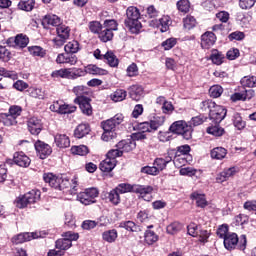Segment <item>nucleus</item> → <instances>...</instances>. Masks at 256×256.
Listing matches in <instances>:
<instances>
[{"label": "nucleus", "instance_id": "nucleus-1", "mask_svg": "<svg viewBox=\"0 0 256 256\" xmlns=\"http://www.w3.org/2000/svg\"><path fill=\"white\" fill-rule=\"evenodd\" d=\"M202 111H208L210 115V119L215 123H221L223 119L227 116V109L223 106L217 105L215 102L211 100H206L201 104Z\"/></svg>", "mask_w": 256, "mask_h": 256}, {"label": "nucleus", "instance_id": "nucleus-2", "mask_svg": "<svg viewBox=\"0 0 256 256\" xmlns=\"http://www.w3.org/2000/svg\"><path fill=\"white\" fill-rule=\"evenodd\" d=\"M127 18L124 21L125 27L129 30L130 33H139L141 31V14L139 13V9L137 7L130 6L126 10Z\"/></svg>", "mask_w": 256, "mask_h": 256}, {"label": "nucleus", "instance_id": "nucleus-3", "mask_svg": "<svg viewBox=\"0 0 256 256\" xmlns=\"http://www.w3.org/2000/svg\"><path fill=\"white\" fill-rule=\"evenodd\" d=\"M169 131L176 135H182L183 139L189 140L192 137L191 126L185 120H178L171 124Z\"/></svg>", "mask_w": 256, "mask_h": 256}, {"label": "nucleus", "instance_id": "nucleus-4", "mask_svg": "<svg viewBox=\"0 0 256 256\" xmlns=\"http://www.w3.org/2000/svg\"><path fill=\"white\" fill-rule=\"evenodd\" d=\"M41 199V191L39 190H32L23 196L19 197L16 201V207L18 209H25L28 205H31V203H37Z\"/></svg>", "mask_w": 256, "mask_h": 256}, {"label": "nucleus", "instance_id": "nucleus-5", "mask_svg": "<svg viewBox=\"0 0 256 256\" xmlns=\"http://www.w3.org/2000/svg\"><path fill=\"white\" fill-rule=\"evenodd\" d=\"M45 183H48L53 189H59L63 191L69 185V180H65L62 177L55 176L53 173H47L43 175Z\"/></svg>", "mask_w": 256, "mask_h": 256}, {"label": "nucleus", "instance_id": "nucleus-6", "mask_svg": "<svg viewBox=\"0 0 256 256\" xmlns=\"http://www.w3.org/2000/svg\"><path fill=\"white\" fill-rule=\"evenodd\" d=\"M97 197H99V190L97 188H87L77 195V199L82 205H92V203L96 202L95 199H97Z\"/></svg>", "mask_w": 256, "mask_h": 256}, {"label": "nucleus", "instance_id": "nucleus-7", "mask_svg": "<svg viewBox=\"0 0 256 256\" xmlns=\"http://www.w3.org/2000/svg\"><path fill=\"white\" fill-rule=\"evenodd\" d=\"M74 103L79 105L83 115H87L88 117H91V115H93V107L91 106V99L85 96H79L75 98Z\"/></svg>", "mask_w": 256, "mask_h": 256}, {"label": "nucleus", "instance_id": "nucleus-8", "mask_svg": "<svg viewBox=\"0 0 256 256\" xmlns=\"http://www.w3.org/2000/svg\"><path fill=\"white\" fill-rule=\"evenodd\" d=\"M122 122H123V115L116 114L114 117L102 123V129L103 131H115V127H117V125H121Z\"/></svg>", "mask_w": 256, "mask_h": 256}, {"label": "nucleus", "instance_id": "nucleus-9", "mask_svg": "<svg viewBox=\"0 0 256 256\" xmlns=\"http://www.w3.org/2000/svg\"><path fill=\"white\" fill-rule=\"evenodd\" d=\"M35 149H36V152L38 153V157H40L41 159H46L47 157H49L51 153H53L51 146H49V144H46L41 140H38L35 143Z\"/></svg>", "mask_w": 256, "mask_h": 256}, {"label": "nucleus", "instance_id": "nucleus-10", "mask_svg": "<svg viewBox=\"0 0 256 256\" xmlns=\"http://www.w3.org/2000/svg\"><path fill=\"white\" fill-rule=\"evenodd\" d=\"M152 27L160 29L161 33L169 31V25H171V18L169 16H163L160 19H153L150 23Z\"/></svg>", "mask_w": 256, "mask_h": 256}, {"label": "nucleus", "instance_id": "nucleus-11", "mask_svg": "<svg viewBox=\"0 0 256 256\" xmlns=\"http://www.w3.org/2000/svg\"><path fill=\"white\" fill-rule=\"evenodd\" d=\"M32 239H39V234H37V232L20 233L12 238V243L19 245L21 243H25L26 241H32Z\"/></svg>", "mask_w": 256, "mask_h": 256}, {"label": "nucleus", "instance_id": "nucleus-12", "mask_svg": "<svg viewBox=\"0 0 256 256\" xmlns=\"http://www.w3.org/2000/svg\"><path fill=\"white\" fill-rule=\"evenodd\" d=\"M134 193H138L139 197L144 199V201H151L153 199V187L151 186H135Z\"/></svg>", "mask_w": 256, "mask_h": 256}, {"label": "nucleus", "instance_id": "nucleus-13", "mask_svg": "<svg viewBox=\"0 0 256 256\" xmlns=\"http://www.w3.org/2000/svg\"><path fill=\"white\" fill-rule=\"evenodd\" d=\"M216 41H217V36H215V33L205 32L201 36V47L203 49H211V47L215 45Z\"/></svg>", "mask_w": 256, "mask_h": 256}, {"label": "nucleus", "instance_id": "nucleus-14", "mask_svg": "<svg viewBox=\"0 0 256 256\" xmlns=\"http://www.w3.org/2000/svg\"><path fill=\"white\" fill-rule=\"evenodd\" d=\"M7 43L10 47H20L21 49L27 47L29 45V38L27 36L20 34L17 35L15 38H9Z\"/></svg>", "mask_w": 256, "mask_h": 256}, {"label": "nucleus", "instance_id": "nucleus-15", "mask_svg": "<svg viewBox=\"0 0 256 256\" xmlns=\"http://www.w3.org/2000/svg\"><path fill=\"white\" fill-rule=\"evenodd\" d=\"M43 129L41 120L37 117H32L28 120V130L32 135H39Z\"/></svg>", "mask_w": 256, "mask_h": 256}, {"label": "nucleus", "instance_id": "nucleus-16", "mask_svg": "<svg viewBox=\"0 0 256 256\" xmlns=\"http://www.w3.org/2000/svg\"><path fill=\"white\" fill-rule=\"evenodd\" d=\"M42 25L47 29L48 27H59L61 25V18L57 15H46L42 20Z\"/></svg>", "mask_w": 256, "mask_h": 256}, {"label": "nucleus", "instance_id": "nucleus-17", "mask_svg": "<svg viewBox=\"0 0 256 256\" xmlns=\"http://www.w3.org/2000/svg\"><path fill=\"white\" fill-rule=\"evenodd\" d=\"M13 159L19 167H29L31 165V159L23 152H16Z\"/></svg>", "mask_w": 256, "mask_h": 256}, {"label": "nucleus", "instance_id": "nucleus-18", "mask_svg": "<svg viewBox=\"0 0 256 256\" xmlns=\"http://www.w3.org/2000/svg\"><path fill=\"white\" fill-rule=\"evenodd\" d=\"M56 63H66L68 65H77V56L67 53L59 54L56 58Z\"/></svg>", "mask_w": 256, "mask_h": 256}, {"label": "nucleus", "instance_id": "nucleus-19", "mask_svg": "<svg viewBox=\"0 0 256 256\" xmlns=\"http://www.w3.org/2000/svg\"><path fill=\"white\" fill-rule=\"evenodd\" d=\"M117 149L122 151L123 153H129L130 151H133L135 147H137V144L133 140H122L116 145Z\"/></svg>", "mask_w": 256, "mask_h": 256}, {"label": "nucleus", "instance_id": "nucleus-20", "mask_svg": "<svg viewBox=\"0 0 256 256\" xmlns=\"http://www.w3.org/2000/svg\"><path fill=\"white\" fill-rule=\"evenodd\" d=\"M239 243V237L235 233L228 234L224 239V247L228 250L235 249Z\"/></svg>", "mask_w": 256, "mask_h": 256}, {"label": "nucleus", "instance_id": "nucleus-21", "mask_svg": "<svg viewBox=\"0 0 256 256\" xmlns=\"http://www.w3.org/2000/svg\"><path fill=\"white\" fill-rule=\"evenodd\" d=\"M116 165H117V160L106 158L100 163L99 169L100 171H103V173H110L112 169H115Z\"/></svg>", "mask_w": 256, "mask_h": 256}, {"label": "nucleus", "instance_id": "nucleus-22", "mask_svg": "<svg viewBox=\"0 0 256 256\" xmlns=\"http://www.w3.org/2000/svg\"><path fill=\"white\" fill-rule=\"evenodd\" d=\"M235 173H237V169L235 167L225 169L216 177V181L217 183H224V181H227L229 177H233Z\"/></svg>", "mask_w": 256, "mask_h": 256}, {"label": "nucleus", "instance_id": "nucleus-23", "mask_svg": "<svg viewBox=\"0 0 256 256\" xmlns=\"http://www.w3.org/2000/svg\"><path fill=\"white\" fill-rule=\"evenodd\" d=\"M129 95L133 101H140L143 97V87L139 85H133L129 88Z\"/></svg>", "mask_w": 256, "mask_h": 256}, {"label": "nucleus", "instance_id": "nucleus-24", "mask_svg": "<svg viewBox=\"0 0 256 256\" xmlns=\"http://www.w3.org/2000/svg\"><path fill=\"white\" fill-rule=\"evenodd\" d=\"M55 143L57 147H60V149H65L71 145V141L69 140V137L65 134H57L55 136Z\"/></svg>", "mask_w": 256, "mask_h": 256}, {"label": "nucleus", "instance_id": "nucleus-25", "mask_svg": "<svg viewBox=\"0 0 256 256\" xmlns=\"http://www.w3.org/2000/svg\"><path fill=\"white\" fill-rule=\"evenodd\" d=\"M192 201H196L197 207H201L202 209L207 207V198H205L204 194H200L197 192H194L191 194Z\"/></svg>", "mask_w": 256, "mask_h": 256}, {"label": "nucleus", "instance_id": "nucleus-26", "mask_svg": "<svg viewBox=\"0 0 256 256\" xmlns=\"http://www.w3.org/2000/svg\"><path fill=\"white\" fill-rule=\"evenodd\" d=\"M28 93L30 97H33L34 99L43 100L47 97V93H45V90L42 88L31 87L28 89Z\"/></svg>", "mask_w": 256, "mask_h": 256}, {"label": "nucleus", "instance_id": "nucleus-27", "mask_svg": "<svg viewBox=\"0 0 256 256\" xmlns=\"http://www.w3.org/2000/svg\"><path fill=\"white\" fill-rule=\"evenodd\" d=\"M89 131L90 129L88 124H79L74 131V135L77 139H83L85 135H89Z\"/></svg>", "mask_w": 256, "mask_h": 256}, {"label": "nucleus", "instance_id": "nucleus-28", "mask_svg": "<svg viewBox=\"0 0 256 256\" xmlns=\"http://www.w3.org/2000/svg\"><path fill=\"white\" fill-rule=\"evenodd\" d=\"M56 33L60 39H69V36L71 35V29L63 24H60L56 28Z\"/></svg>", "mask_w": 256, "mask_h": 256}, {"label": "nucleus", "instance_id": "nucleus-29", "mask_svg": "<svg viewBox=\"0 0 256 256\" xmlns=\"http://www.w3.org/2000/svg\"><path fill=\"white\" fill-rule=\"evenodd\" d=\"M0 119L6 127H11V125H17V118H15V116H12L10 113L0 114Z\"/></svg>", "mask_w": 256, "mask_h": 256}, {"label": "nucleus", "instance_id": "nucleus-30", "mask_svg": "<svg viewBox=\"0 0 256 256\" xmlns=\"http://www.w3.org/2000/svg\"><path fill=\"white\" fill-rule=\"evenodd\" d=\"M211 157L212 159H225L227 157V149L223 147H216L211 151Z\"/></svg>", "mask_w": 256, "mask_h": 256}, {"label": "nucleus", "instance_id": "nucleus-31", "mask_svg": "<svg viewBox=\"0 0 256 256\" xmlns=\"http://www.w3.org/2000/svg\"><path fill=\"white\" fill-rule=\"evenodd\" d=\"M127 97V91L123 89H118L110 95V98L114 103H119V101H125Z\"/></svg>", "mask_w": 256, "mask_h": 256}, {"label": "nucleus", "instance_id": "nucleus-32", "mask_svg": "<svg viewBox=\"0 0 256 256\" xmlns=\"http://www.w3.org/2000/svg\"><path fill=\"white\" fill-rule=\"evenodd\" d=\"M103 59H106L110 67H117L119 65V59H117V56L111 51L106 52V54L103 55Z\"/></svg>", "mask_w": 256, "mask_h": 256}, {"label": "nucleus", "instance_id": "nucleus-33", "mask_svg": "<svg viewBox=\"0 0 256 256\" xmlns=\"http://www.w3.org/2000/svg\"><path fill=\"white\" fill-rule=\"evenodd\" d=\"M206 131L209 135H213L214 137H221L225 133V129L220 127L219 123H216L214 126H209Z\"/></svg>", "mask_w": 256, "mask_h": 256}, {"label": "nucleus", "instance_id": "nucleus-34", "mask_svg": "<svg viewBox=\"0 0 256 256\" xmlns=\"http://www.w3.org/2000/svg\"><path fill=\"white\" fill-rule=\"evenodd\" d=\"M119 227L122 229H126V231H131L132 233H137V231H141V228L135 224L133 221H124L121 222Z\"/></svg>", "mask_w": 256, "mask_h": 256}, {"label": "nucleus", "instance_id": "nucleus-35", "mask_svg": "<svg viewBox=\"0 0 256 256\" xmlns=\"http://www.w3.org/2000/svg\"><path fill=\"white\" fill-rule=\"evenodd\" d=\"M210 59L214 65H221L223 63V59H225V56L218 50H212Z\"/></svg>", "mask_w": 256, "mask_h": 256}, {"label": "nucleus", "instance_id": "nucleus-36", "mask_svg": "<svg viewBox=\"0 0 256 256\" xmlns=\"http://www.w3.org/2000/svg\"><path fill=\"white\" fill-rule=\"evenodd\" d=\"M107 199L112 203V205H119L121 203V196H119V192L116 188L108 192Z\"/></svg>", "mask_w": 256, "mask_h": 256}, {"label": "nucleus", "instance_id": "nucleus-37", "mask_svg": "<svg viewBox=\"0 0 256 256\" xmlns=\"http://www.w3.org/2000/svg\"><path fill=\"white\" fill-rule=\"evenodd\" d=\"M144 241L147 245H153V243H157V241H159V236H157L155 232L148 230L145 232Z\"/></svg>", "mask_w": 256, "mask_h": 256}, {"label": "nucleus", "instance_id": "nucleus-38", "mask_svg": "<svg viewBox=\"0 0 256 256\" xmlns=\"http://www.w3.org/2000/svg\"><path fill=\"white\" fill-rule=\"evenodd\" d=\"M64 51H66V53H70L71 55L77 53L79 51V42L76 40L68 42L64 47Z\"/></svg>", "mask_w": 256, "mask_h": 256}, {"label": "nucleus", "instance_id": "nucleus-39", "mask_svg": "<svg viewBox=\"0 0 256 256\" xmlns=\"http://www.w3.org/2000/svg\"><path fill=\"white\" fill-rule=\"evenodd\" d=\"M73 243L71 240H66V238L59 239L56 241V249H60L62 251H67V249H71Z\"/></svg>", "mask_w": 256, "mask_h": 256}, {"label": "nucleus", "instance_id": "nucleus-40", "mask_svg": "<svg viewBox=\"0 0 256 256\" xmlns=\"http://www.w3.org/2000/svg\"><path fill=\"white\" fill-rule=\"evenodd\" d=\"M164 123H165V116L154 117V119L150 121L152 131H157L159 127L164 125Z\"/></svg>", "mask_w": 256, "mask_h": 256}, {"label": "nucleus", "instance_id": "nucleus-41", "mask_svg": "<svg viewBox=\"0 0 256 256\" xmlns=\"http://www.w3.org/2000/svg\"><path fill=\"white\" fill-rule=\"evenodd\" d=\"M86 71L90 75H107V70L101 69L95 65H88Z\"/></svg>", "mask_w": 256, "mask_h": 256}, {"label": "nucleus", "instance_id": "nucleus-42", "mask_svg": "<svg viewBox=\"0 0 256 256\" xmlns=\"http://www.w3.org/2000/svg\"><path fill=\"white\" fill-rule=\"evenodd\" d=\"M34 7L35 0L21 1L18 4V8L21 9V11H33Z\"/></svg>", "mask_w": 256, "mask_h": 256}, {"label": "nucleus", "instance_id": "nucleus-43", "mask_svg": "<svg viewBox=\"0 0 256 256\" xmlns=\"http://www.w3.org/2000/svg\"><path fill=\"white\" fill-rule=\"evenodd\" d=\"M104 241L107 243H113L117 239V230H108L102 234Z\"/></svg>", "mask_w": 256, "mask_h": 256}, {"label": "nucleus", "instance_id": "nucleus-44", "mask_svg": "<svg viewBox=\"0 0 256 256\" xmlns=\"http://www.w3.org/2000/svg\"><path fill=\"white\" fill-rule=\"evenodd\" d=\"M77 111V106L69 105V104H60V115H67L71 113H75Z\"/></svg>", "mask_w": 256, "mask_h": 256}, {"label": "nucleus", "instance_id": "nucleus-45", "mask_svg": "<svg viewBox=\"0 0 256 256\" xmlns=\"http://www.w3.org/2000/svg\"><path fill=\"white\" fill-rule=\"evenodd\" d=\"M99 39L103 41V43H107V41L113 39V32L102 27V30H100L99 33Z\"/></svg>", "mask_w": 256, "mask_h": 256}, {"label": "nucleus", "instance_id": "nucleus-46", "mask_svg": "<svg viewBox=\"0 0 256 256\" xmlns=\"http://www.w3.org/2000/svg\"><path fill=\"white\" fill-rule=\"evenodd\" d=\"M71 153L73 155H87L89 153V148L85 145H80V146H72L71 147Z\"/></svg>", "mask_w": 256, "mask_h": 256}, {"label": "nucleus", "instance_id": "nucleus-47", "mask_svg": "<svg viewBox=\"0 0 256 256\" xmlns=\"http://www.w3.org/2000/svg\"><path fill=\"white\" fill-rule=\"evenodd\" d=\"M197 25V20H195V17L193 16H187L183 19V27L184 29H187L188 31L193 29Z\"/></svg>", "mask_w": 256, "mask_h": 256}, {"label": "nucleus", "instance_id": "nucleus-48", "mask_svg": "<svg viewBox=\"0 0 256 256\" xmlns=\"http://www.w3.org/2000/svg\"><path fill=\"white\" fill-rule=\"evenodd\" d=\"M0 60L5 63L11 61V51L5 46L0 45Z\"/></svg>", "mask_w": 256, "mask_h": 256}, {"label": "nucleus", "instance_id": "nucleus-49", "mask_svg": "<svg viewBox=\"0 0 256 256\" xmlns=\"http://www.w3.org/2000/svg\"><path fill=\"white\" fill-rule=\"evenodd\" d=\"M209 93L211 97L217 99V97H221V95H223V87H221V85H214L210 87Z\"/></svg>", "mask_w": 256, "mask_h": 256}, {"label": "nucleus", "instance_id": "nucleus-50", "mask_svg": "<svg viewBox=\"0 0 256 256\" xmlns=\"http://www.w3.org/2000/svg\"><path fill=\"white\" fill-rule=\"evenodd\" d=\"M173 163L175 167H177L178 169H181V167L185 166V164L187 163V156H184V155L179 156L175 154Z\"/></svg>", "mask_w": 256, "mask_h": 256}, {"label": "nucleus", "instance_id": "nucleus-51", "mask_svg": "<svg viewBox=\"0 0 256 256\" xmlns=\"http://www.w3.org/2000/svg\"><path fill=\"white\" fill-rule=\"evenodd\" d=\"M190 8H191V4L189 3V0H179L177 2V9L181 13H188Z\"/></svg>", "mask_w": 256, "mask_h": 256}, {"label": "nucleus", "instance_id": "nucleus-52", "mask_svg": "<svg viewBox=\"0 0 256 256\" xmlns=\"http://www.w3.org/2000/svg\"><path fill=\"white\" fill-rule=\"evenodd\" d=\"M181 229L182 226L179 222H173L172 224L167 226L166 231L167 233H169V235H175V233H179Z\"/></svg>", "mask_w": 256, "mask_h": 256}, {"label": "nucleus", "instance_id": "nucleus-53", "mask_svg": "<svg viewBox=\"0 0 256 256\" xmlns=\"http://www.w3.org/2000/svg\"><path fill=\"white\" fill-rule=\"evenodd\" d=\"M241 83L244 87H256V77L245 76L244 78H242Z\"/></svg>", "mask_w": 256, "mask_h": 256}, {"label": "nucleus", "instance_id": "nucleus-54", "mask_svg": "<svg viewBox=\"0 0 256 256\" xmlns=\"http://www.w3.org/2000/svg\"><path fill=\"white\" fill-rule=\"evenodd\" d=\"M113 139H117V132L115 130H104L102 134L103 141H113Z\"/></svg>", "mask_w": 256, "mask_h": 256}, {"label": "nucleus", "instance_id": "nucleus-55", "mask_svg": "<svg viewBox=\"0 0 256 256\" xmlns=\"http://www.w3.org/2000/svg\"><path fill=\"white\" fill-rule=\"evenodd\" d=\"M234 126L237 127L239 131L241 129H245V121H243V118H241V115L239 113H234Z\"/></svg>", "mask_w": 256, "mask_h": 256}, {"label": "nucleus", "instance_id": "nucleus-56", "mask_svg": "<svg viewBox=\"0 0 256 256\" xmlns=\"http://www.w3.org/2000/svg\"><path fill=\"white\" fill-rule=\"evenodd\" d=\"M116 190L119 192V194H123L135 191V188H133V186H131L130 184L122 183L116 187Z\"/></svg>", "mask_w": 256, "mask_h": 256}, {"label": "nucleus", "instance_id": "nucleus-57", "mask_svg": "<svg viewBox=\"0 0 256 256\" xmlns=\"http://www.w3.org/2000/svg\"><path fill=\"white\" fill-rule=\"evenodd\" d=\"M191 151V147L189 145H182L177 147L176 152H174V155H183L184 157H187L189 155V152Z\"/></svg>", "mask_w": 256, "mask_h": 256}, {"label": "nucleus", "instance_id": "nucleus-58", "mask_svg": "<svg viewBox=\"0 0 256 256\" xmlns=\"http://www.w3.org/2000/svg\"><path fill=\"white\" fill-rule=\"evenodd\" d=\"M102 28L111 31H117V21L115 20H106L102 26Z\"/></svg>", "mask_w": 256, "mask_h": 256}, {"label": "nucleus", "instance_id": "nucleus-59", "mask_svg": "<svg viewBox=\"0 0 256 256\" xmlns=\"http://www.w3.org/2000/svg\"><path fill=\"white\" fill-rule=\"evenodd\" d=\"M153 166L155 167L157 173H161L165 167H167V164L163 160V158H156L154 161Z\"/></svg>", "mask_w": 256, "mask_h": 256}, {"label": "nucleus", "instance_id": "nucleus-60", "mask_svg": "<svg viewBox=\"0 0 256 256\" xmlns=\"http://www.w3.org/2000/svg\"><path fill=\"white\" fill-rule=\"evenodd\" d=\"M13 88L16 89V91H25V89H29V84L23 80H17L13 84Z\"/></svg>", "mask_w": 256, "mask_h": 256}, {"label": "nucleus", "instance_id": "nucleus-61", "mask_svg": "<svg viewBox=\"0 0 256 256\" xmlns=\"http://www.w3.org/2000/svg\"><path fill=\"white\" fill-rule=\"evenodd\" d=\"M29 52L31 53V55H34V57H43L45 55L43 48H41L40 46L29 47Z\"/></svg>", "mask_w": 256, "mask_h": 256}, {"label": "nucleus", "instance_id": "nucleus-62", "mask_svg": "<svg viewBox=\"0 0 256 256\" xmlns=\"http://www.w3.org/2000/svg\"><path fill=\"white\" fill-rule=\"evenodd\" d=\"M71 75V71L69 69H60L52 72L51 77H68Z\"/></svg>", "mask_w": 256, "mask_h": 256}, {"label": "nucleus", "instance_id": "nucleus-63", "mask_svg": "<svg viewBox=\"0 0 256 256\" xmlns=\"http://www.w3.org/2000/svg\"><path fill=\"white\" fill-rule=\"evenodd\" d=\"M0 75L2 77H8L9 79H17V73L13 72V71H9L3 67H0Z\"/></svg>", "mask_w": 256, "mask_h": 256}, {"label": "nucleus", "instance_id": "nucleus-64", "mask_svg": "<svg viewBox=\"0 0 256 256\" xmlns=\"http://www.w3.org/2000/svg\"><path fill=\"white\" fill-rule=\"evenodd\" d=\"M89 29H90L91 33L99 34L101 32V30L103 29V26L101 25V23L94 21V22H90Z\"/></svg>", "mask_w": 256, "mask_h": 256}]
</instances>
